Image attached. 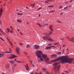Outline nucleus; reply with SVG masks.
I'll return each mask as SVG.
<instances>
[{
	"label": "nucleus",
	"mask_w": 74,
	"mask_h": 74,
	"mask_svg": "<svg viewBox=\"0 0 74 74\" xmlns=\"http://www.w3.org/2000/svg\"><path fill=\"white\" fill-rule=\"evenodd\" d=\"M61 60V63H71L73 61H74V59L71 58L69 59L67 56H62L57 58L56 59L51 61V62H55L59 60Z\"/></svg>",
	"instance_id": "obj_1"
},
{
	"label": "nucleus",
	"mask_w": 74,
	"mask_h": 74,
	"mask_svg": "<svg viewBox=\"0 0 74 74\" xmlns=\"http://www.w3.org/2000/svg\"><path fill=\"white\" fill-rule=\"evenodd\" d=\"M36 54L41 61H43L44 59L45 62L49 64V63L48 62H49V58H47V56L46 54H43L42 51L37 50L36 51Z\"/></svg>",
	"instance_id": "obj_2"
},
{
	"label": "nucleus",
	"mask_w": 74,
	"mask_h": 74,
	"mask_svg": "<svg viewBox=\"0 0 74 74\" xmlns=\"http://www.w3.org/2000/svg\"><path fill=\"white\" fill-rule=\"evenodd\" d=\"M58 63L57 62L53 64V66H55L54 69L56 70V71H59V70L60 67V66L58 65Z\"/></svg>",
	"instance_id": "obj_3"
},
{
	"label": "nucleus",
	"mask_w": 74,
	"mask_h": 74,
	"mask_svg": "<svg viewBox=\"0 0 74 74\" xmlns=\"http://www.w3.org/2000/svg\"><path fill=\"white\" fill-rule=\"evenodd\" d=\"M44 40H47L49 41H54V40L52 39L51 38H49V36H45L43 37Z\"/></svg>",
	"instance_id": "obj_4"
},
{
	"label": "nucleus",
	"mask_w": 74,
	"mask_h": 74,
	"mask_svg": "<svg viewBox=\"0 0 74 74\" xmlns=\"http://www.w3.org/2000/svg\"><path fill=\"white\" fill-rule=\"evenodd\" d=\"M16 57H17V56H16L13 54H12L10 57H8V58L10 59H14V58H16Z\"/></svg>",
	"instance_id": "obj_5"
},
{
	"label": "nucleus",
	"mask_w": 74,
	"mask_h": 74,
	"mask_svg": "<svg viewBox=\"0 0 74 74\" xmlns=\"http://www.w3.org/2000/svg\"><path fill=\"white\" fill-rule=\"evenodd\" d=\"M16 52L17 53V54L18 55H20V53L19 52V51H20V49L18 47H16Z\"/></svg>",
	"instance_id": "obj_6"
},
{
	"label": "nucleus",
	"mask_w": 74,
	"mask_h": 74,
	"mask_svg": "<svg viewBox=\"0 0 74 74\" xmlns=\"http://www.w3.org/2000/svg\"><path fill=\"white\" fill-rule=\"evenodd\" d=\"M34 48L35 49H38L39 48H40V46H39V45H34Z\"/></svg>",
	"instance_id": "obj_7"
},
{
	"label": "nucleus",
	"mask_w": 74,
	"mask_h": 74,
	"mask_svg": "<svg viewBox=\"0 0 74 74\" xmlns=\"http://www.w3.org/2000/svg\"><path fill=\"white\" fill-rule=\"evenodd\" d=\"M3 9L1 8L0 9V18H1V15H2V14H3Z\"/></svg>",
	"instance_id": "obj_8"
},
{
	"label": "nucleus",
	"mask_w": 74,
	"mask_h": 74,
	"mask_svg": "<svg viewBox=\"0 0 74 74\" xmlns=\"http://www.w3.org/2000/svg\"><path fill=\"white\" fill-rule=\"evenodd\" d=\"M25 66L26 70L29 71L30 69V68H29V67L28 66V64H26V65Z\"/></svg>",
	"instance_id": "obj_9"
},
{
	"label": "nucleus",
	"mask_w": 74,
	"mask_h": 74,
	"mask_svg": "<svg viewBox=\"0 0 74 74\" xmlns=\"http://www.w3.org/2000/svg\"><path fill=\"white\" fill-rule=\"evenodd\" d=\"M51 56L52 58H56V57H57V55L55 54H54L52 55H51Z\"/></svg>",
	"instance_id": "obj_10"
},
{
	"label": "nucleus",
	"mask_w": 74,
	"mask_h": 74,
	"mask_svg": "<svg viewBox=\"0 0 74 74\" xmlns=\"http://www.w3.org/2000/svg\"><path fill=\"white\" fill-rule=\"evenodd\" d=\"M9 63L10 64H14L15 62H14V60H10L9 61Z\"/></svg>",
	"instance_id": "obj_11"
},
{
	"label": "nucleus",
	"mask_w": 74,
	"mask_h": 74,
	"mask_svg": "<svg viewBox=\"0 0 74 74\" xmlns=\"http://www.w3.org/2000/svg\"><path fill=\"white\" fill-rule=\"evenodd\" d=\"M69 40L70 41H71V42H72L74 43V37L72 38L71 39H69Z\"/></svg>",
	"instance_id": "obj_12"
},
{
	"label": "nucleus",
	"mask_w": 74,
	"mask_h": 74,
	"mask_svg": "<svg viewBox=\"0 0 74 74\" xmlns=\"http://www.w3.org/2000/svg\"><path fill=\"white\" fill-rule=\"evenodd\" d=\"M52 27H53V26L52 25H51L49 27V28H50V30H51V31H52V32H53V29Z\"/></svg>",
	"instance_id": "obj_13"
},
{
	"label": "nucleus",
	"mask_w": 74,
	"mask_h": 74,
	"mask_svg": "<svg viewBox=\"0 0 74 74\" xmlns=\"http://www.w3.org/2000/svg\"><path fill=\"white\" fill-rule=\"evenodd\" d=\"M9 51H7L6 52H4V53H6V52L7 53H11V49H10V48L9 49Z\"/></svg>",
	"instance_id": "obj_14"
},
{
	"label": "nucleus",
	"mask_w": 74,
	"mask_h": 74,
	"mask_svg": "<svg viewBox=\"0 0 74 74\" xmlns=\"http://www.w3.org/2000/svg\"><path fill=\"white\" fill-rule=\"evenodd\" d=\"M0 32L1 33L3 34H4V31H3L1 29H0Z\"/></svg>",
	"instance_id": "obj_15"
},
{
	"label": "nucleus",
	"mask_w": 74,
	"mask_h": 74,
	"mask_svg": "<svg viewBox=\"0 0 74 74\" xmlns=\"http://www.w3.org/2000/svg\"><path fill=\"white\" fill-rule=\"evenodd\" d=\"M51 49V46H47L45 48V49Z\"/></svg>",
	"instance_id": "obj_16"
},
{
	"label": "nucleus",
	"mask_w": 74,
	"mask_h": 74,
	"mask_svg": "<svg viewBox=\"0 0 74 74\" xmlns=\"http://www.w3.org/2000/svg\"><path fill=\"white\" fill-rule=\"evenodd\" d=\"M4 55V54L0 53V58H1V57H3Z\"/></svg>",
	"instance_id": "obj_17"
},
{
	"label": "nucleus",
	"mask_w": 74,
	"mask_h": 74,
	"mask_svg": "<svg viewBox=\"0 0 74 74\" xmlns=\"http://www.w3.org/2000/svg\"><path fill=\"white\" fill-rule=\"evenodd\" d=\"M37 24L38 26H39L40 27H42V26L41 25V24H40L39 23H37Z\"/></svg>",
	"instance_id": "obj_18"
},
{
	"label": "nucleus",
	"mask_w": 74,
	"mask_h": 74,
	"mask_svg": "<svg viewBox=\"0 0 74 74\" xmlns=\"http://www.w3.org/2000/svg\"><path fill=\"white\" fill-rule=\"evenodd\" d=\"M17 21L18 22H19L20 23L22 22V21L20 20H18Z\"/></svg>",
	"instance_id": "obj_19"
},
{
	"label": "nucleus",
	"mask_w": 74,
	"mask_h": 74,
	"mask_svg": "<svg viewBox=\"0 0 74 74\" xmlns=\"http://www.w3.org/2000/svg\"><path fill=\"white\" fill-rule=\"evenodd\" d=\"M52 33V32L51 31H50L49 32V34H47V35H51V34Z\"/></svg>",
	"instance_id": "obj_20"
},
{
	"label": "nucleus",
	"mask_w": 74,
	"mask_h": 74,
	"mask_svg": "<svg viewBox=\"0 0 74 74\" xmlns=\"http://www.w3.org/2000/svg\"><path fill=\"white\" fill-rule=\"evenodd\" d=\"M62 53L60 52H58L56 53V54H57V55H60Z\"/></svg>",
	"instance_id": "obj_21"
},
{
	"label": "nucleus",
	"mask_w": 74,
	"mask_h": 74,
	"mask_svg": "<svg viewBox=\"0 0 74 74\" xmlns=\"http://www.w3.org/2000/svg\"><path fill=\"white\" fill-rule=\"evenodd\" d=\"M26 47H27V48H28L29 47H30V45H26Z\"/></svg>",
	"instance_id": "obj_22"
},
{
	"label": "nucleus",
	"mask_w": 74,
	"mask_h": 74,
	"mask_svg": "<svg viewBox=\"0 0 74 74\" xmlns=\"http://www.w3.org/2000/svg\"><path fill=\"white\" fill-rule=\"evenodd\" d=\"M6 38L7 40L9 42H10V39H9L8 38Z\"/></svg>",
	"instance_id": "obj_23"
},
{
	"label": "nucleus",
	"mask_w": 74,
	"mask_h": 74,
	"mask_svg": "<svg viewBox=\"0 0 74 74\" xmlns=\"http://www.w3.org/2000/svg\"><path fill=\"white\" fill-rule=\"evenodd\" d=\"M42 70L43 71H45L46 70V69L45 68L43 69Z\"/></svg>",
	"instance_id": "obj_24"
},
{
	"label": "nucleus",
	"mask_w": 74,
	"mask_h": 74,
	"mask_svg": "<svg viewBox=\"0 0 74 74\" xmlns=\"http://www.w3.org/2000/svg\"><path fill=\"white\" fill-rule=\"evenodd\" d=\"M59 44V42H58L54 43L53 45H58Z\"/></svg>",
	"instance_id": "obj_25"
},
{
	"label": "nucleus",
	"mask_w": 74,
	"mask_h": 74,
	"mask_svg": "<svg viewBox=\"0 0 74 74\" xmlns=\"http://www.w3.org/2000/svg\"><path fill=\"white\" fill-rule=\"evenodd\" d=\"M17 14L18 15H23V14L22 13H18Z\"/></svg>",
	"instance_id": "obj_26"
},
{
	"label": "nucleus",
	"mask_w": 74,
	"mask_h": 74,
	"mask_svg": "<svg viewBox=\"0 0 74 74\" xmlns=\"http://www.w3.org/2000/svg\"><path fill=\"white\" fill-rule=\"evenodd\" d=\"M13 67H16V64H14L13 65Z\"/></svg>",
	"instance_id": "obj_27"
},
{
	"label": "nucleus",
	"mask_w": 74,
	"mask_h": 74,
	"mask_svg": "<svg viewBox=\"0 0 74 74\" xmlns=\"http://www.w3.org/2000/svg\"><path fill=\"white\" fill-rule=\"evenodd\" d=\"M7 30L8 32V33H10V29L7 28Z\"/></svg>",
	"instance_id": "obj_28"
},
{
	"label": "nucleus",
	"mask_w": 74,
	"mask_h": 74,
	"mask_svg": "<svg viewBox=\"0 0 74 74\" xmlns=\"http://www.w3.org/2000/svg\"><path fill=\"white\" fill-rule=\"evenodd\" d=\"M0 38L1 40H2V41H5V40H4L2 38Z\"/></svg>",
	"instance_id": "obj_29"
},
{
	"label": "nucleus",
	"mask_w": 74,
	"mask_h": 74,
	"mask_svg": "<svg viewBox=\"0 0 74 74\" xmlns=\"http://www.w3.org/2000/svg\"><path fill=\"white\" fill-rule=\"evenodd\" d=\"M9 42V43H10V44L11 45L12 47V43H11V42Z\"/></svg>",
	"instance_id": "obj_30"
},
{
	"label": "nucleus",
	"mask_w": 74,
	"mask_h": 74,
	"mask_svg": "<svg viewBox=\"0 0 74 74\" xmlns=\"http://www.w3.org/2000/svg\"><path fill=\"white\" fill-rule=\"evenodd\" d=\"M35 74H42V73H41V72H40L39 73H37L36 72L35 73Z\"/></svg>",
	"instance_id": "obj_31"
},
{
	"label": "nucleus",
	"mask_w": 74,
	"mask_h": 74,
	"mask_svg": "<svg viewBox=\"0 0 74 74\" xmlns=\"http://www.w3.org/2000/svg\"><path fill=\"white\" fill-rule=\"evenodd\" d=\"M24 53L25 54V55H27V52H25V51H24Z\"/></svg>",
	"instance_id": "obj_32"
},
{
	"label": "nucleus",
	"mask_w": 74,
	"mask_h": 74,
	"mask_svg": "<svg viewBox=\"0 0 74 74\" xmlns=\"http://www.w3.org/2000/svg\"><path fill=\"white\" fill-rule=\"evenodd\" d=\"M34 5H35V3H34L33 5H32V7H34Z\"/></svg>",
	"instance_id": "obj_33"
},
{
	"label": "nucleus",
	"mask_w": 74,
	"mask_h": 74,
	"mask_svg": "<svg viewBox=\"0 0 74 74\" xmlns=\"http://www.w3.org/2000/svg\"><path fill=\"white\" fill-rule=\"evenodd\" d=\"M16 62H17V63H21V61H16Z\"/></svg>",
	"instance_id": "obj_34"
},
{
	"label": "nucleus",
	"mask_w": 74,
	"mask_h": 74,
	"mask_svg": "<svg viewBox=\"0 0 74 74\" xmlns=\"http://www.w3.org/2000/svg\"><path fill=\"white\" fill-rule=\"evenodd\" d=\"M68 8V6H66V7L64 8V9L65 10V9H66V8Z\"/></svg>",
	"instance_id": "obj_35"
},
{
	"label": "nucleus",
	"mask_w": 74,
	"mask_h": 74,
	"mask_svg": "<svg viewBox=\"0 0 74 74\" xmlns=\"http://www.w3.org/2000/svg\"><path fill=\"white\" fill-rule=\"evenodd\" d=\"M53 7V6L50 5V6H48V7Z\"/></svg>",
	"instance_id": "obj_36"
},
{
	"label": "nucleus",
	"mask_w": 74,
	"mask_h": 74,
	"mask_svg": "<svg viewBox=\"0 0 74 74\" xmlns=\"http://www.w3.org/2000/svg\"><path fill=\"white\" fill-rule=\"evenodd\" d=\"M30 63H31V64H33V62H32V60L30 61Z\"/></svg>",
	"instance_id": "obj_37"
},
{
	"label": "nucleus",
	"mask_w": 74,
	"mask_h": 74,
	"mask_svg": "<svg viewBox=\"0 0 74 74\" xmlns=\"http://www.w3.org/2000/svg\"><path fill=\"white\" fill-rule=\"evenodd\" d=\"M6 67H7L8 68V67H9V65H6Z\"/></svg>",
	"instance_id": "obj_38"
},
{
	"label": "nucleus",
	"mask_w": 74,
	"mask_h": 74,
	"mask_svg": "<svg viewBox=\"0 0 74 74\" xmlns=\"http://www.w3.org/2000/svg\"><path fill=\"white\" fill-rule=\"evenodd\" d=\"M60 40H64V39L62 38H60Z\"/></svg>",
	"instance_id": "obj_39"
},
{
	"label": "nucleus",
	"mask_w": 74,
	"mask_h": 74,
	"mask_svg": "<svg viewBox=\"0 0 74 74\" xmlns=\"http://www.w3.org/2000/svg\"><path fill=\"white\" fill-rule=\"evenodd\" d=\"M57 22H58V23H62V22L59 21H57Z\"/></svg>",
	"instance_id": "obj_40"
},
{
	"label": "nucleus",
	"mask_w": 74,
	"mask_h": 74,
	"mask_svg": "<svg viewBox=\"0 0 74 74\" xmlns=\"http://www.w3.org/2000/svg\"><path fill=\"white\" fill-rule=\"evenodd\" d=\"M19 44L20 45H21V46L22 45H23V44L22 43H20Z\"/></svg>",
	"instance_id": "obj_41"
},
{
	"label": "nucleus",
	"mask_w": 74,
	"mask_h": 74,
	"mask_svg": "<svg viewBox=\"0 0 74 74\" xmlns=\"http://www.w3.org/2000/svg\"><path fill=\"white\" fill-rule=\"evenodd\" d=\"M51 48V47H53V48H55V46H50Z\"/></svg>",
	"instance_id": "obj_42"
},
{
	"label": "nucleus",
	"mask_w": 74,
	"mask_h": 74,
	"mask_svg": "<svg viewBox=\"0 0 74 74\" xmlns=\"http://www.w3.org/2000/svg\"><path fill=\"white\" fill-rule=\"evenodd\" d=\"M69 7H72V5H70L68 6Z\"/></svg>",
	"instance_id": "obj_43"
},
{
	"label": "nucleus",
	"mask_w": 74,
	"mask_h": 74,
	"mask_svg": "<svg viewBox=\"0 0 74 74\" xmlns=\"http://www.w3.org/2000/svg\"><path fill=\"white\" fill-rule=\"evenodd\" d=\"M51 45H52V44L51 43L49 44L48 45L49 46H51Z\"/></svg>",
	"instance_id": "obj_44"
},
{
	"label": "nucleus",
	"mask_w": 74,
	"mask_h": 74,
	"mask_svg": "<svg viewBox=\"0 0 74 74\" xmlns=\"http://www.w3.org/2000/svg\"><path fill=\"white\" fill-rule=\"evenodd\" d=\"M46 74H49V72H48L47 71L46 72Z\"/></svg>",
	"instance_id": "obj_45"
},
{
	"label": "nucleus",
	"mask_w": 74,
	"mask_h": 74,
	"mask_svg": "<svg viewBox=\"0 0 74 74\" xmlns=\"http://www.w3.org/2000/svg\"><path fill=\"white\" fill-rule=\"evenodd\" d=\"M41 8H39L38 9V10H41Z\"/></svg>",
	"instance_id": "obj_46"
},
{
	"label": "nucleus",
	"mask_w": 74,
	"mask_h": 74,
	"mask_svg": "<svg viewBox=\"0 0 74 74\" xmlns=\"http://www.w3.org/2000/svg\"><path fill=\"white\" fill-rule=\"evenodd\" d=\"M73 1V2H74V0H72L71 1H70V2H72Z\"/></svg>",
	"instance_id": "obj_47"
},
{
	"label": "nucleus",
	"mask_w": 74,
	"mask_h": 74,
	"mask_svg": "<svg viewBox=\"0 0 74 74\" xmlns=\"http://www.w3.org/2000/svg\"><path fill=\"white\" fill-rule=\"evenodd\" d=\"M20 33L21 34V35H23V34L22 33H21V32H20Z\"/></svg>",
	"instance_id": "obj_48"
},
{
	"label": "nucleus",
	"mask_w": 74,
	"mask_h": 74,
	"mask_svg": "<svg viewBox=\"0 0 74 74\" xmlns=\"http://www.w3.org/2000/svg\"><path fill=\"white\" fill-rule=\"evenodd\" d=\"M21 63H25V62H24V61H21Z\"/></svg>",
	"instance_id": "obj_49"
},
{
	"label": "nucleus",
	"mask_w": 74,
	"mask_h": 74,
	"mask_svg": "<svg viewBox=\"0 0 74 74\" xmlns=\"http://www.w3.org/2000/svg\"><path fill=\"white\" fill-rule=\"evenodd\" d=\"M62 8V6H61L60 8H59L60 9V8Z\"/></svg>",
	"instance_id": "obj_50"
},
{
	"label": "nucleus",
	"mask_w": 74,
	"mask_h": 74,
	"mask_svg": "<svg viewBox=\"0 0 74 74\" xmlns=\"http://www.w3.org/2000/svg\"><path fill=\"white\" fill-rule=\"evenodd\" d=\"M45 3H49V2H48L45 1Z\"/></svg>",
	"instance_id": "obj_51"
},
{
	"label": "nucleus",
	"mask_w": 74,
	"mask_h": 74,
	"mask_svg": "<svg viewBox=\"0 0 74 74\" xmlns=\"http://www.w3.org/2000/svg\"><path fill=\"white\" fill-rule=\"evenodd\" d=\"M55 11V10H52L51 11V12H54Z\"/></svg>",
	"instance_id": "obj_52"
},
{
	"label": "nucleus",
	"mask_w": 74,
	"mask_h": 74,
	"mask_svg": "<svg viewBox=\"0 0 74 74\" xmlns=\"http://www.w3.org/2000/svg\"><path fill=\"white\" fill-rule=\"evenodd\" d=\"M12 32H13L12 31L10 30V33H12Z\"/></svg>",
	"instance_id": "obj_53"
},
{
	"label": "nucleus",
	"mask_w": 74,
	"mask_h": 74,
	"mask_svg": "<svg viewBox=\"0 0 74 74\" xmlns=\"http://www.w3.org/2000/svg\"><path fill=\"white\" fill-rule=\"evenodd\" d=\"M65 46H66L65 45H63V47H65Z\"/></svg>",
	"instance_id": "obj_54"
},
{
	"label": "nucleus",
	"mask_w": 74,
	"mask_h": 74,
	"mask_svg": "<svg viewBox=\"0 0 74 74\" xmlns=\"http://www.w3.org/2000/svg\"><path fill=\"white\" fill-rule=\"evenodd\" d=\"M65 72H66V73L67 74H68V72L67 71H65Z\"/></svg>",
	"instance_id": "obj_55"
},
{
	"label": "nucleus",
	"mask_w": 74,
	"mask_h": 74,
	"mask_svg": "<svg viewBox=\"0 0 74 74\" xmlns=\"http://www.w3.org/2000/svg\"><path fill=\"white\" fill-rule=\"evenodd\" d=\"M1 23H2L1 21L0 23V25H1Z\"/></svg>",
	"instance_id": "obj_56"
},
{
	"label": "nucleus",
	"mask_w": 74,
	"mask_h": 74,
	"mask_svg": "<svg viewBox=\"0 0 74 74\" xmlns=\"http://www.w3.org/2000/svg\"><path fill=\"white\" fill-rule=\"evenodd\" d=\"M22 12V11H20L19 12Z\"/></svg>",
	"instance_id": "obj_57"
},
{
	"label": "nucleus",
	"mask_w": 74,
	"mask_h": 74,
	"mask_svg": "<svg viewBox=\"0 0 74 74\" xmlns=\"http://www.w3.org/2000/svg\"><path fill=\"white\" fill-rule=\"evenodd\" d=\"M62 14H63V13H61L60 15H62Z\"/></svg>",
	"instance_id": "obj_58"
},
{
	"label": "nucleus",
	"mask_w": 74,
	"mask_h": 74,
	"mask_svg": "<svg viewBox=\"0 0 74 74\" xmlns=\"http://www.w3.org/2000/svg\"><path fill=\"white\" fill-rule=\"evenodd\" d=\"M64 49H63V52H64Z\"/></svg>",
	"instance_id": "obj_59"
},
{
	"label": "nucleus",
	"mask_w": 74,
	"mask_h": 74,
	"mask_svg": "<svg viewBox=\"0 0 74 74\" xmlns=\"http://www.w3.org/2000/svg\"><path fill=\"white\" fill-rule=\"evenodd\" d=\"M14 60H15V61H16H16H16V59H15Z\"/></svg>",
	"instance_id": "obj_60"
},
{
	"label": "nucleus",
	"mask_w": 74,
	"mask_h": 74,
	"mask_svg": "<svg viewBox=\"0 0 74 74\" xmlns=\"http://www.w3.org/2000/svg\"><path fill=\"white\" fill-rule=\"evenodd\" d=\"M10 27L11 29H12V27L11 26H10Z\"/></svg>",
	"instance_id": "obj_61"
},
{
	"label": "nucleus",
	"mask_w": 74,
	"mask_h": 74,
	"mask_svg": "<svg viewBox=\"0 0 74 74\" xmlns=\"http://www.w3.org/2000/svg\"><path fill=\"white\" fill-rule=\"evenodd\" d=\"M32 64L33 67H34V65H33V64Z\"/></svg>",
	"instance_id": "obj_62"
},
{
	"label": "nucleus",
	"mask_w": 74,
	"mask_h": 74,
	"mask_svg": "<svg viewBox=\"0 0 74 74\" xmlns=\"http://www.w3.org/2000/svg\"><path fill=\"white\" fill-rule=\"evenodd\" d=\"M0 35L1 36H2V34L0 33Z\"/></svg>",
	"instance_id": "obj_63"
},
{
	"label": "nucleus",
	"mask_w": 74,
	"mask_h": 74,
	"mask_svg": "<svg viewBox=\"0 0 74 74\" xmlns=\"http://www.w3.org/2000/svg\"><path fill=\"white\" fill-rule=\"evenodd\" d=\"M30 74H34V73H31Z\"/></svg>",
	"instance_id": "obj_64"
}]
</instances>
